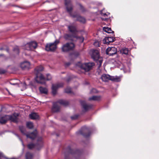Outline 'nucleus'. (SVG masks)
<instances>
[{
	"label": "nucleus",
	"mask_w": 159,
	"mask_h": 159,
	"mask_svg": "<svg viewBox=\"0 0 159 159\" xmlns=\"http://www.w3.org/2000/svg\"><path fill=\"white\" fill-rule=\"evenodd\" d=\"M43 69V68L42 66H37L34 69V73L36 75L35 80L37 83L41 84H45L46 80H50L52 79V77L50 74L47 75V77L46 79L41 73Z\"/></svg>",
	"instance_id": "obj_1"
},
{
	"label": "nucleus",
	"mask_w": 159,
	"mask_h": 159,
	"mask_svg": "<svg viewBox=\"0 0 159 159\" xmlns=\"http://www.w3.org/2000/svg\"><path fill=\"white\" fill-rule=\"evenodd\" d=\"M65 5L66 6L67 11L69 13L71 16L73 17H77V20L80 22L84 23L85 22V19L81 16L72 15V11L73 8V6L71 3V0H65Z\"/></svg>",
	"instance_id": "obj_2"
},
{
	"label": "nucleus",
	"mask_w": 159,
	"mask_h": 159,
	"mask_svg": "<svg viewBox=\"0 0 159 159\" xmlns=\"http://www.w3.org/2000/svg\"><path fill=\"white\" fill-rule=\"evenodd\" d=\"M95 65L93 62H89L82 63L80 62L76 64L77 67L84 70L85 72H88L92 70Z\"/></svg>",
	"instance_id": "obj_3"
},
{
	"label": "nucleus",
	"mask_w": 159,
	"mask_h": 159,
	"mask_svg": "<svg viewBox=\"0 0 159 159\" xmlns=\"http://www.w3.org/2000/svg\"><path fill=\"white\" fill-rule=\"evenodd\" d=\"M81 153V152L79 150H73L71 149L70 146H69L66 148V151L65 152L64 159H70L69 158L70 155L75 157H79Z\"/></svg>",
	"instance_id": "obj_4"
},
{
	"label": "nucleus",
	"mask_w": 159,
	"mask_h": 159,
	"mask_svg": "<svg viewBox=\"0 0 159 159\" xmlns=\"http://www.w3.org/2000/svg\"><path fill=\"white\" fill-rule=\"evenodd\" d=\"M58 103L64 106H66L69 104V102L63 100H60L57 102H54L53 104L52 111L53 112H57L60 111V107L58 105Z\"/></svg>",
	"instance_id": "obj_5"
},
{
	"label": "nucleus",
	"mask_w": 159,
	"mask_h": 159,
	"mask_svg": "<svg viewBox=\"0 0 159 159\" xmlns=\"http://www.w3.org/2000/svg\"><path fill=\"white\" fill-rule=\"evenodd\" d=\"M20 130L25 135L27 138H29L33 140L36 137L37 132L36 130L30 133L27 134L25 128L23 126H21L19 127Z\"/></svg>",
	"instance_id": "obj_6"
},
{
	"label": "nucleus",
	"mask_w": 159,
	"mask_h": 159,
	"mask_svg": "<svg viewBox=\"0 0 159 159\" xmlns=\"http://www.w3.org/2000/svg\"><path fill=\"white\" fill-rule=\"evenodd\" d=\"M58 40H56L53 43L47 44L45 50L47 51L54 52L57 48V45L59 43Z\"/></svg>",
	"instance_id": "obj_7"
},
{
	"label": "nucleus",
	"mask_w": 159,
	"mask_h": 159,
	"mask_svg": "<svg viewBox=\"0 0 159 159\" xmlns=\"http://www.w3.org/2000/svg\"><path fill=\"white\" fill-rule=\"evenodd\" d=\"M43 145L42 139V138H39L38 139L37 143L36 144L30 143L28 144L27 147L30 149L36 147L37 149L39 150L42 147Z\"/></svg>",
	"instance_id": "obj_8"
},
{
	"label": "nucleus",
	"mask_w": 159,
	"mask_h": 159,
	"mask_svg": "<svg viewBox=\"0 0 159 159\" xmlns=\"http://www.w3.org/2000/svg\"><path fill=\"white\" fill-rule=\"evenodd\" d=\"M75 47V45L73 43H67L64 44L62 47V51L64 52H68L73 50Z\"/></svg>",
	"instance_id": "obj_9"
},
{
	"label": "nucleus",
	"mask_w": 159,
	"mask_h": 159,
	"mask_svg": "<svg viewBox=\"0 0 159 159\" xmlns=\"http://www.w3.org/2000/svg\"><path fill=\"white\" fill-rule=\"evenodd\" d=\"M30 63L26 60L20 63L19 67L23 70H29L32 68Z\"/></svg>",
	"instance_id": "obj_10"
},
{
	"label": "nucleus",
	"mask_w": 159,
	"mask_h": 159,
	"mask_svg": "<svg viewBox=\"0 0 159 159\" xmlns=\"http://www.w3.org/2000/svg\"><path fill=\"white\" fill-rule=\"evenodd\" d=\"M90 52L91 57L93 60H99L102 58L100 56L99 52L98 50L92 49L91 50Z\"/></svg>",
	"instance_id": "obj_11"
},
{
	"label": "nucleus",
	"mask_w": 159,
	"mask_h": 159,
	"mask_svg": "<svg viewBox=\"0 0 159 159\" xmlns=\"http://www.w3.org/2000/svg\"><path fill=\"white\" fill-rule=\"evenodd\" d=\"M80 132L81 134L85 138L88 137L91 134L90 130L86 127L82 128L81 130L80 131Z\"/></svg>",
	"instance_id": "obj_12"
},
{
	"label": "nucleus",
	"mask_w": 159,
	"mask_h": 159,
	"mask_svg": "<svg viewBox=\"0 0 159 159\" xmlns=\"http://www.w3.org/2000/svg\"><path fill=\"white\" fill-rule=\"evenodd\" d=\"M63 86V84L60 83L57 84H53L52 85V93L53 95H55L57 94V89L61 87H62Z\"/></svg>",
	"instance_id": "obj_13"
},
{
	"label": "nucleus",
	"mask_w": 159,
	"mask_h": 159,
	"mask_svg": "<svg viewBox=\"0 0 159 159\" xmlns=\"http://www.w3.org/2000/svg\"><path fill=\"white\" fill-rule=\"evenodd\" d=\"M19 114L18 113H14L12 115H7L8 120H10L11 122L15 123H17L18 122V116Z\"/></svg>",
	"instance_id": "obj_14"
},
{
	"label": "nucleus",
	"mask_w": 159,
	"mask_h": 159,
	"mask_svg": "<svg viewBox=\"0 0 159 159\" xmlns=\"http://www.w3.org/2000/svg\"><path fill=\"white\" fill-rule=\"evenodd\" d=\"M116 49L114 47L108 48L106 50V53L109 56H112L116 54Z\"/></svg>",
	"instance_id": "obj_15"
},
{
	"label": "nucleus",
	"mask_w": 159,
	"mask_h": 159,
	"mask_svg": "<svg viewBox=\"0 0 159 159\" xmlns=\"http://www.w3.org/2000/svg\"><path fill=\"white\" fill-rule=\"evenodd\" d=\"M80 103L81 106L85 111H87L91 109L93 107V105L92 104H87L84 101H81Z\"/></svg>",
	"instance_id": "obj_16"
},
{
	"label": "nucleus",
	"mask_w": 159,
	"mask_h": 159,
	"mask_svg": "<svg viewBox=\"0 0 159 159\" xmlns=\"http://www.w3.org/2000/svg\"><path fill=\"white\" fill-rule=\"evenodd\" d=\"M75 34H65L63 36L64 38L66 40L73 41V39L75 38Z\"/></svg>",
	"instance_id": "obj_17"
},
{
	"label": "nucleus",
	"mask_w": 159,
	"mask_h": 159,
	"mask_svg": "<svg viewBox=\"0 0 159 159\" xmlns=\"http://www.w3.org/2000/svg\"><path fill=\"white\" fill-rule=\"evenodd\" d=\"M68 29L69 31L74 35L76 34V33L78 32L76 27L73 25H70L68 26Z\"/></svg>",
	"instance_id": "obj_18"
},
{
	"label": "nucleus",
	"mask_w": 159,
	"mask_h": 159,
	"mask_svg": "<svg viewBox=\"0 0 159 159\" xmlns=\"http://www.w3.org/2000/svg\"><path fill=\"white\" fill-rule=\"evenodd\" d=\"M115 40V38L113 37H106L103 39V42L105 44H109L110 43Z\"/></svg>",
	"instance_id": "obj_19"
},
{
	"label": "nucleus",
	"mask_w": 159,
	"mask_h": 159,
	"mask_svg": "<svg viewBox=\"0 0 159 159\" xmlns=\"http://www.w3.org/2000/svg\"><path fill=\"white\" fill-rule=\"evenodd\" d=\"M111 76L109 75L104 74L102 75L101 79L103 81L107 82L109 80H111Z\"/></svg>",
	"instance_id": "obj_20"
},
{
	"label": "nucleus",
	"mask_w": 159,
	"mask_h": 159,
	"mask_svg": "<svg viewBox=\"0 0 159 159\" xmlns=\"http://www.w3.org/2000/svg\"><path fill=\"white\" fill-rule=\"evenodd\" d=\"M7 115H6L0 117V123L1 124H5L8 120Z\"/></svg>",
	"instance_id": "obj_21"
},
{
	"label": "nucleus",
	"mask_w": 159,
	"mask_h": 159,
	"mask_svg": "<svg viewBox=\"0 0 159 159\" xmlns=\"http://www.w3.org/2000/svg\"><path fill=\"white\" fill-rule=\"evenodd\" d=\"M113 61L111 62H110V63H112L113 65L115 67H119L122 64L120 60H111Z\"/></svg>",
	"instance_id": "obj_22"
},
{
	"label": "nucleus",
	"mask_w": 159,
	"mask_h": 159,
	"mask_svg": "<svg viewBox=\"0 0 159 159\" xmlns=\"http://www.w3.org/2000/svg\"><path fill=\"white\" fill-rule=\"evenodd\" d=\"M29 117L31 119L35 120L38 119L39 116L37 113L33 112L30 114Z\"/></svg>",
	"instance_id": "obj_23"
},
{
	"label": "nucleus",
	"mask_w": 159,
	"mask_h": 159,
	"mask_svg": "<svg viewBox=\"0 0 159 159\" xmlns=\"http://www.w3.org/2000/svg\"><path fill=\"white\" fill-rule=\"evenodd\" d=\"M101 99V97L100 96H93L89 98V100L91 101H99Z\"/></svg>",
	"instance_id": "obj_24"
},
{
	"label": "nucleus",
	"mask_w": 159,
	"mask_h": 159,
	"mask_svg": "<svg viewBox=\"0 0 159 159\" xmlns=\"http://www.w3.org/2000/svg\"><path fill=\"white\" fill-rule=\"evenodd\" d=\"M29 43L30 46L31 50L35 49L37 47L38 45L36 42L34 41Z\"/></svg>",
	"instance_id": "obj_25"
},
{
	"label": "nucleus",
	"mask_w": 159,
	"mask_h": 159,
	"mask_svg": "<svg viewBox=\"0 0 159 159\" xmlns=\"http://www.w3.org/2000/svg\"><path fill=\"white\" fill-rule=\"evenodd\" d=\"M40 92L42 93L47 94L48 93V90L46 88L40 87L39 88Z\"/></svg>",
	"instance_id": "obj_26"
},
{
	"label": "nucleus",
	"mask_w": 159,
	"mask_h": 159,
	"mask_svg": "<svg viewBox=\"0 0 159 159\" xmlns=\"http://www.w3.org/2000/svg\"><path fill=\"white\" fill-rule=\"evenodd\" d=\"M111 80L114 82H118L120 81L121 78L120 77L117 76H111Z\"/></svg>",
	"instance_id": "obj_27"
},
{
	"label": "nucleus",
	"mask_w": 159,
	"mask_h": 159,
	"mask_svg": "<svg viewBox=\"0 0 159 159\" xmlns=\"http://www.w3.org/2000/svg\"><path fill=\"white\" fill-rule=\"evenodd\" d=\"M103 29L104 31L108 33H114V32L112 31L111 29L110 28L105 27L103 28Z\"/></svg>",
	"instance_id": "obj_28"
},
{
	"label": "nucleus",
	"mask_w": 159,
	"mask_h": 159,
	"mask_svg": "<svg viewBox=\"0 0 159 159\" xmlns=\"http://www.w3.org/2000/svg\"><path fill=\"white\" fill-rule=\"evenodd\" d=\"M13 51L15 54L18 55L20 52V48L18 46H15L13 48Z\"/></svg>",
	"instance_id": "obj_29"
},
{
	"label": "nucleus",
	"mask_w": 159,
	"mask_h": 159,
	"mask_svg": "<svg viewBox=\"0 0 159 159\" xmlns=\"http://www.w3.org/2000/svg\"><path fill=\"white\" fill-rule=\"evenodd\" d=\"M75 38L77 40L79 41V42L81 43L83 42L84 39L82 36H77L76 34H75Z\"/></svg>",
	"instance_id": "obj_30"
},
{
	"label": "nucleus",
	"mask_w": 159,
	"mask_h": 159,
	"mask_svg": "<svg viewBox=\"0 0 159 159\" xmlns=\"http://www.w3.org/2000/svg\"><path fill=\"white\" fill-rule=\"evenodd\" d=\"M23 48L28 50H31V48H30V46L29 44V43H27V44H25L24 46H23Z\"/></svg>",
	"instance_id": "obj_31"
},
{
	"label": "nucleus",
	"mask_w": 159,
	"mask_h": 159,
	"mask_svg": "<svg viewBox=\"0 0 159 159\" xmlns=\"http://www.w3.org/2000/svg\"><path fill=\"white\" fill-rule=\"evenodd\" d=\"M26 126L30 129H32L34 127L33 123L30 122H28L26 123Z\"/></svg>",
	"instance_id": "obj_32"
},
{
	"label": "nucleus",
	"mask_w": 159,
	"mask_h": 159,
	"mask_svg": "<svg viewBox=\"0 0 159 159\" xmlns=\"http://www.w3.org/2000/svg\"><path fill=\"white\" fill-rule=\"evenodd\" d=\"M26 159H32L33 157V155L30 152H27L26 154Z\"/></svg>",
	"instance_id": "obj_33"
},
{
	"label": "nucleus",
	"mask_w": 159,
	"mask_h": 159,
	"mask_svg": "<svg viewBox=\"0 0 159 159\" xmlns=\"http://www.w3.org/2000/svg\"><path fill=\"white\" fill-rule=\"evenodd\" d=\"M122 52L123 54L126 55L128 54L129 53V50L128 48H123L122 49Z\"/></svg>",
	"instance_id": "obj_34"
},
{
	"label": "nucleus",
	"mask_w": 159,
	"mask_h": 159,
	"mask_svg": "<svg viewBox=\"0 0 159 159\" xmlns=\"http://www.w3.org/2000/svg\"><path fill=\"white\" fill-rule=\"evenodd\" d=\"M96 62L98 65V68H99L101 66L103 60H96Z\"/></svg>",
	"instance_id": "obj_35"
},
{
	"label": "nucleus",
	"mask_w": 159,
	"mask_h": 159,
	"mask_svg": "<svg viewBox=\"0 0 159 159\" xmlns=\"http://www.w3.org/2000/svg\"><path fill=\"white\" fill-rule=\"evenodd\" d=\"M78 5L80 7V9L81 10V11L82 12H84L86 11V9L81 4L79 3Z\"/></svg>",
	"instance_id": "obj_36"
},
{
	"label": "nucleus",
	"mask_w": 159,
	"mask_h": 159,
	"mask_svg": "<svg viewBox=\"0 0 159 159\" xmlns=\"http://www.w3.org/2000/svg\"><path fill=\"white\" fill-rule=\"evenodd\" d=\"M65 92L69 93H71V89L70 87H68L65 89Z\"/></svg>",
	"instance_id": "obj_37"
},
{
	"label": "nucleus",
	"mask_w": 159,
	"mask_h": 159,
	"mask_svg": "<svg viewBox=\"0 0 159 159\" xmlns=\"http://www.w3.org/2000/svg\"><path fill=\"white\" fill-rule=\"evenodd\" d=\"M79 116L78 115H76L71 117L72 120H75L77 119Z\"/></svg>",
	"instance_id": "obj_38"
},
{
	"label": "nucleus",
	"mask_w": 159,
	"mask_h": 159,
	"mask_svg": "<svg viewBox=\"0 0 159 159\" xmlns=\"http://www.w3.org/2000/svg\"><path fill=\"white\" fill-rule=\"evenodd\" d=\"M79 55V53L78 52H75L73 53V57H76L78 56Z\"/></svg>",
	"instance_id": "obj_39"
},
{
	"label": "nucleus",
	"mask_w": 159,
	"mask_h": 159,
	"mask_svg": "<svg viewBox=\"0 0 159 159\" xmlns=\"http://www.w3.org/2000/svg\"><path fill=\"white\" fill-rule=\"evenodd\" d=\"M97 93V90L95 89H92L90 91V93Z\"/></svg>",
	"instance_id": "obj_40"
},
{
	"label": "nucleus",
	"mask_w": 159,
	"mask_h": 159,
	"mask_svg": "<svg viewBox=\"0 0 159 159\" xmlns=\"http://www.w3.org/2000/svg\"><path fill=\"white\" fill-rule=\"evenodd\" d=\"M1 157H3L5 159L7 158L6 157L4 156L2 153L0 152V158Z\"/></svg>",
	"instance_id": "obj_41"
},
{
	"label": "nucleus",
	"mask_w": 159,
	"mask_h": 159,
	"mask_svg": "<svg viewBox=\"0 0 159 159\" xmlns=\"http://www.w3.org/2000/svg\"><path fill=\"white\" fill-rule=\"evenodd\" d=\"M6 71L5 70H2L0 71V73L3 74L6 73Z\"/></svg>",
	"instance_id": "obj_42"
},
{
	"label": "nucleus",
	"mask_w": 159,
	"mask_h": 159,
	"mask_svg": "<svg viewBox=\"0 0 159 159\" xmlns=\"http://www.w3.org/2000/svg\"><path fill=\"white\" fill-rule=\"evenodd\" d=\"M70 62H67V63H66L65 64V67H66L68 66H69L70 65Z\"/></svg>",
	"instance_id": "obj_43"
},
{
	"label": "nucleus",
	"mask_w": 159,
	"mask_h": 159,
	"mask_svg": "<svg viewBox=\"0 0 159 159\" xmlns=\"http://www.w3.org/2000/svg\"><path fill=\"white\" fill-rule=\"evenodd\" d=\"M94 44L96 46H99L98 43L97 42H95L94 43Z\"/></svg>",
	"instance_id": "obj_44"
},
{
	"label": "nucleus",
	"mask_w": 159,
	"mask_h": 159,
	"mask_svg": "<svg viewBox=\"0 0 159 159\" xmlns=\"http://www.w3.org/2000/svg\"><path fill=\"white\" fill-rule=\"evenodd\" d=\"M10 84H12V85H18V84L17 83H10Z\"/></svg>",
	"instance_id": "obj_45"
},
{
	"label": "nucleus",
	"mask_w": 159,
	"mask_h": 159,
	"mask_svg": "<svg viewBox=\"0 0 159 159\" xmlns=\"http://www.w3.org/2000/svg\"><path fill=\"white\" fill-rule=\"evenodd\" d=\"M102 15L104 16V17L107 16V15L106 13H102Z\"/></svg>",
	"instance_id": "obj_46"
},
{
	"label": "nucleus",
	"mask_w": 159,
	"mask_h": 159,
	"mask_svg": "<svg viewBox=\"0 0 159 159\" xmlns=\"http://www.w3.org/2000/svg\"><path fill=\"white\" fill-rule=\"evenodd\" d=\"M71 80V78H68V79L67 80H66V81L67 82H69Z\"/></svg>",
	"instance_id": "obj_47"
},
{
	"label": "nucleus",
	"mask_w": 159,
	"mask_h": 159,
	"mask_svg": "<svg viewBox=\"0 0 159 159\" xmlns=\"http://www.w3.org/2000/svg\"><path fill=\"white\" fill-rule=\"evenodd\" d=\"M102 20H104L105 21H107V20H108V18H102Z\"/></svg>",
	"instance_id": "obj_48"
},
{
	"label": "nucleus",
	"mask_w": 159,
	"mask_h": 159,
	"mask_svg": "<svg viewBox=\"0 0 159 159\" xmlns=\"http://www.w3.org/2000/svg\"><path fill=\"white\" fill-rule=\"evenodd\" d=\"M130 61H129L128 62V66H130Z\"/></svg>",
	"instance_id": "obj_49"
},
{
	"label": "nucleus",
	"mask_w": 159,
	"mask_h": 159,
	"mask_svg": "<svg viewBox=\"0 0 159 159\" xmlns=\"http://www.w3.org/2000/svg\"><path fill=\"white\" fill-rule=\"evenodd\" d=\"M6 51H7V52H9V49L8 48H7L6 49Z\"/></svg>",
	"instance_id": "obj_50"
},
{
	"label": "nucleus",
	"mask_w": 159,
	"mask_h": 159,
	"mask_svg": "<svg viewBox=\"0 0 159 159\" xmlns=\"http://www.w3.org/2000/svg\"><path fill=\"white\" fill-rule=\"evenodd\" d=\"M1 56L4 57V55L3 54H1L0 55V57H1Z\"/></svg>",
	"instance_id": "obj_51"
},
{
	"label": "nucleus",
	"mask_w": 159,
	"mask_h": 159,
	"mask_svg": "<svg viewBox=\"0 0 159 159\" xmlns=\"http://www.w3.org/2000/svg\"><path fill=\"white\" fill-rule=\"evenodd\" d=\"M6 159H16V158H11V159H9V158H6Z\"/></svg>",
	"instance_id": "obj_52"
},
{
	"label": "nucleus",
	"mask_w": 159,
	"mask_h": 159,
	"mask_svg": "<svg viewBox=\"0 0 159 159\" xmlns=\"http://www.w3.org/2000/svg\"><path fill=\"white\" fill-rule=\"evenodd\" d=\"M3 48H0V50H3Z\"/></svg>",
	"instance_id": "obj_53"
},
{
	"label": "nucleus",
	"mask_w": 159,
	"mask_h": 159,
	"mask_svg": "<svg viewBox=\"0 0 159 159\" xmlns=\"http://www.w3.org/2000/svg\"><path fill=\"white\" fill-rule=\"evenodd\" d=\"M6 89L8 92V93H9V92L8 90V89Z\"/></svg>",
	"instance_id": "obj_54"
}]
</instances>
